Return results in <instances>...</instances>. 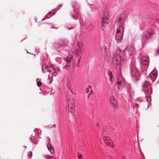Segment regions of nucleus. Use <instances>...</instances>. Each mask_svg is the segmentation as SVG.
Returning a JSON list of instances; mask_svg holds the SVG:
<instances>
[{"label": "nucleus", "instance_id": "obj_1", "mask_svg": "<svg viewBox=\"0 0 159 159\" xmlns=\"http://www.w3.org/2000/svg\"><path fill=\"white\" fill-rule=\"evenodd\" d=\"M125 20V16L123 15L121 16L118 19V20L115 22L114 26H118V27L116 31V39L117 43L121 42L123 36V25H124Z\"/></svg>", "mask_w": 159, "mask_h": 159}, {"label": "nucleus", "instance_id": "obj_2", "mask_svg": "<svg viewBox=\"0 0 159 159\" xmlns=\"http://www.w3.org/2000/svg\"><path fill=\"white\" fill-rule=\"evenodd\" d=\"M54 46L57 50V51L60 53H61L64 54V52L66 51L69 52L70 50L67 42L61 41L58 43H56Z\"/></svg>", "mask_w": 159, "mask_h": 159}, {"label": "nucleus", "instance_id": "obj_3", "mask_svg": "<svg viewBox=\"0 0 159 159\" xmlns=\"http://www.w3.org/2000/svg\"><path fill=\"white\" fill-rule=\"evenodd\" d=\"M120 48L117 49L116 51V54L114 57L113 58L114 63H116L117 68L120 70L121 68L122 63L123 62L122 60L121 57L120 53H121V50Z\"/></svg>", "mask_w": 159, "mask_h": 159}, {"label": "nucleus", "instance_id": "obj_4", "mask_svg": "<svg viewBox=\"0 0 159 159\" xmlns=\"http://www.w3.org/2000/svg\"><path fill=\"white\" fill-rule=\"evenodd\" d=\"M123 52H125V56L126 57H129L132 56L134 54L135 50L133 46L131 45L128 46L127 48L125 49V50H123Z\"/></svg>", "mask_w": 159, "mask_h": 159}, {"label": "nucleus", "instance_id": "obj_5", "mask_svg": "<svg viewBox=\"0 0 159 159\" xmlns=\"http://www.w3.org/2000/svg\"><path fill=\"white\" fill-rule=\"evenodd\" d=\"M143 90L145 91V93L148 96L152 93V89L150 84L148 82L145 81L143 85Z\"/></svg>", "mask_w": 159, "mask_h": 159}, {"label": "nucleus", "instance_id": "obj_6", "mask_svg": "<svg viewBox=\"0 0 159 159\" xmlns=\"http://www.w3.org/2000/svg\"><path fill=\"white\" fill-rule=\"evenodd\" d=\"M68 109L71 113H74L75 110V102L73 97L70 96L69 97L68 104Z\"/></svg>", "mask_w": 159, "mask_h": 159}, {"label": "nucleus", "instance_id": "obj_7", "mask_svg": "<svg viewBox=\"0 0 159 159\" xmlns=\"http://www.w3.org/2000/svg\"><path fill=\"white\" fill-rule=\"evenodd\" d=\"M125 81L123 78L121 74L118 75L117 78L116 83L119 87H122L125 84Z\"/></svg>", "mask_w": 159, "mask_h": 159}, {"label": "nucleus", "instance_id": "obj_8", "mask_svg": "<svg viewBox=\"0 0 159 159\" xmlns=\"http://www.w3.org/2000/svg\"><path fill=\"white\" fill-rule=\"evenodd\" d=\"M109 14L108 12L105 13L104 16L102 18V29H103V27L105 24L108 23L109 21Z\"/></svg>", "mask_w": 159, "mask_h": 159}, {"label": "nucleus", "instance_id": "obj_9", "mask_svg": "<svg viewBox=\"0 0 159 159\" xmlns=\"http://www.w3.org/2000/svg\"><path fill=\"white\" fill-rule=\"evenodd\" d=\"M131 70V75L133 79H137L139 77L140 75L137 69L135 67H132Z\"/></svg>", "mask_w": 159, "mask_h": 159}, {"label": "nucleus", "instance_id": "obj_10", "mask_svg": "<svg viewBox=\"0 0 159 159\" xmlns=\"http://www.w3.org/2000/svg\"><path fill=\"white\" fill-rule=\"evenodd\" d=\"M153 32L151 30H149L144 33L142 39V41H145L148 39L152 34Z\"/></svg>", "mask_w": 159, "mask_h": 159}, {"label": "nucleus", "instance_id": "obj_11", "mask_svg": "<svg viewBox=\"0 0 159 159\" xmlns=\"http://www.w3.org/2000/svg\"><path fill=\"white\" fill-rule=\"evenodd\" d=\"M110 103L111 106L113 108H117L118 107V104L115 97L111 96L110 98Z\"/></svg>", "mask_w": 159, "mask_h": 159}, {"label": "nucleus", "instance_id": "obj_12", "mask_svg": "<svg viewBox=\"0 0 159 159\" xmlns=\"http://www.w3.org/2000/svg\"><path fill=\"white\" fill-rule=\"evenodd\" d=\"M157 76V72L156 70H153L150 74V78L152 82H154Z\"/></svg>", "mask_w": 159, "mask_h": 159}, {"label": "nucleus", "instance_id": "obj_13", "mask_svg": "<svg viewBox=\"0 0 159 159\" xmlns=\"http://www.w3.org/2000/svg\"><path fill=\"white\" fill-rule=\"evenodd\" d=\"M64 60L66 62L67 66L69 68L71 67V63L73 60V57L70 55H69L67 57L64 58Z\"/></svg>", "mask_w": 159, "mask_h": 159}, {"label": "nucleus", "instance_id": "obj_14", "mask_svg": "<svg viewBox=\"0 0 159 159\" xmlns=\"http://www.w3.org/2000/svg\"><path fill=\"white\" fill-rule=\"evenodd\" d=\"M85 29H87L88 31H90L94 27V25L91 24L89 21H86L85 24Z\"/></svg>", "mask_w": 159, "mask_h": 159}, {"label": "nucleus", "instance_id": "obj_15", "mask_svg": "<svg viewBox=\"0 0 159 159\" xmlns=\"http://www.w3.org/2000/svg\"><path fill=\"white\" fill-rule=\"evenodd\" d=\"M145 23L147 24H150L151 25H153L154 22L153 20L151 18H147L145 19L144 21Z\"/></svg>", "mask_w": 159, "mask_h": 159}, {"label": "nucleus", "instance_id": "obj_16", "mask_svg": "<svg viewBox=\"0 0 159 159\" xmlns=\"http://www.w3.org/2000/svg\"><path fill=\"white\" fill-rule=\"evenodd\" d=\"M73 8L74 10V12H76L77 11H79L80 6L79 5L75 3H73Z\"/></svg>", "mask_w": 159, "mask_h": 159}, {"label": "nucleus", "instance_id": "obj_17", "mask_svg": "<svg viewBox=\"0 0 159 159\" xmlns=\"http://www.w3.org/2000/svg\"><path fill=\"white\" fill-rule=\"evenodd\" d=\"M141 61L143 65H146L148 63V58L147 57L144 56L142 58Z\"/></svg>", "mask_w": 159, "mask_h": 159}, {"label": "nucleus", "instance_id": "obj_18", "mask_svg": "<svg viewBox=\"0 0 159 159\" xmlns=\"http://www.w3.org/2000/svg\"><path fill=\"white\" fill-rule=\"evenodd\" d=\"M47 148L50 152L52 154L54 152V149L53 147L51 145L50 143H48L47 145Z\"/></svg>", "mask_w": 159, "mask_h": 159}, {"label": "nucleus", "instance_id": "obj_19", "mask_svg": "<svg viewBox=\"0 0 159 159\" xmlns=\"http://www.w3.org/2000/svg\"><path fill=\"white\" fill-rule=\"evenodd\" d=\"M74 14H72L73 16V17L75 19L78 20L80 17V14L79 11H78L76 12H74Z\"/></svg>", "mask_w": 159, "mask_h": 159}, {"label": "nucleus", "instance_id": "obj_20", "mask_svg": "<svg viewBox=\"0 0 159 159\" xmlns=\"http://www.w3.org/2000/svg\"><path fill=\"white\" fill-rule=\"evenodd\" d=\"M107 48L106 47H104V49L103 50V51H102V52L103 53H105V54L104 55L105 56V57H104V61H106V62H108V61L107 60H109V57H108L106 56V54H107Z\"/></svg>", "mask_w": 159, "mask_h": 159}, {"label": "nucleus", "instance_id": "obj_21", "mask_svg": "<svg viewBox=\"0 0 159 159\" xmlns=\"http://www.w3.org/2000/svg\"><path fill=\"white\" fill-rule=\"evenodd\" d=\"M77 46L78 48V51L82 52L83 51V45L82 43L80 42H78L77 43Z\"/></svg>", "mask_w": 159, "mask_h": 159}, {"label": "nucleus", "instance_id": "obj_22", "mask_svg": "<svg viewBox=\"0 0 159 159\" xmlns=\"http://www.w3.org/2000/svg\"><path fill=\"white\" fill-rule=\"evenodd\" d=\"M103 141H104L106 144L107 146H109V137L108 136H105L103 138Z\"/></svg>", "mask_w": 159, "mask_h": 159}, {"label": "nucleus", "instance_id": "obj_23", "mask_svg": "<svg viewBox=\"0 0 159 159\" xmlns=\"http://www.w3.org/2000/svg\"><path fill=\"white\" fill-rule=\"evenodd\" d=\"M47 67H46V66H45V70H44V66H43L42 67V72L43 73H46L48 71V70H47Z\"/></svg>", "mask_w": 159, "mask_h": 159}, {"label": "nucleus", "instance_id": "obj_24", "mask_svg": "<svg viewBox=\"0 0 159 159\" xmlns=\"http://www.w3.org/2000/svg\"><path fill=\"white\" fill-rule=\"evenodd\" d=\"M128 93L130 94L131 96H133L134 95V92L132 91L130 89H129L128 90Z\"/></svg>", "mask_w": 159, "mask_h": 159}, {"label": "nucleus", "instance_id": "obj_25", "mask_svg": "<svg viewBox=\"0 0 159 159\" xmlns=\"http://www.w3.org/2000/svg\"><path fill=\"white\" fill-rule=\"evenodd\" d=\"M52 13V12H50L48 13L47 15V16L44 17V18L42 20H45L46 18V17H47V18H49L51 16V15H52L51 14Z\"/></svg>", "mask_w": 159, "mask_h": 159}, {"label": "nucleus", "instance_id": "obj_26", "mask_svg": "<svg viewBox=\"0 0 159 159\" xmlns=\"http://www.w3.org/2000/svg\"><path fill=\"white\" fill-rule=\"evenodd\" d=\"M113 75L112 74V73L110 71V81L113 82L114 80V78L113 77Z\"/></svg>", "mask_w": 159, "mask_h": 159}, {"label": "nucleus", "instance_id": "obj_27", "mask_svg": "<svg viewBox=\"0 0 159 159\" xmlns=\"http://www.w3.org/2000/svg\"><path fill=\"white\" fill-rule=\"evenodd\" d=\"M91 89V86L89 85L87 88L86 89V93H88L89 92V89Z\"/></svg>", "mask_w": 159, "mask_h": 159}, {"label": "nucleus", "instance_id": "obj_28", "mask_svg": "<svg viewBox=\"0 0 159 159\" xmlns=\"http://www.w3.org/2000/svg\"><path fill=\"white\" fill-rule=\"evenodd\" d=\"M66 27L68 28V30H70L71 29L74 28L75 26L72 27L70 25H68Z\"/></svg>", "mask_w": 159, "mask_h": 159}, {"label": "nucleus", "instance_id": "obj_29", "mask_svg": "<svg viewBox=\"0 0 159 159\" xmlns=\"http://www.w3.org/2000/svg\"><path fill=\"white\" fill-rule=\"evenodd\" d=\"M146 99L148 102L151 101V99L150 96V97H147V96H146Z\"/></svg>", "mask_w": 159, "mask_h": 159}, {"label": "nucleus", "instance_id": "obj_30", "mask_svg": "<svg viewBox=\"0 0 159 159\" xmlns=\"http://www.w3.org/2000/svg\"><path fill=\"white\" fill-rule=\"evenodd\" d=\"M37 84L38 87H40L41 86L42 83L41 82L39 81L37 83Z\"/></svg>", "mask_w": 159, "mask_h": 159}, {"label": "nucleus", "instance_id": "obj_31", "mask_svg": "<svg viewBox=\"0 0 159 159\" xmlns=\"http://www.w3.org/2000/svg\"><path fill=\"white\" fill-rule=\"evenodd\" d=\"M56 125H53L52 126L51 125H48V127H53L54 128H55L56 127Z\"/></svg>", "mask_w": 159, "mask_h": 159}, {"label": "nucleus", "instance_id": "obj_32", "mask_svg": "<svg viewBox=\"0 0 159 159\" xmlns=\"http://www.w3.org/2000/svg\"><path fill=\"white\" fill-rule=\"evenodd\" d=\"M57 75V74L56 72H55L52 74L53 76H56Z\"/></svg>", "mask_w": 159, "mask_h": 159}, {"label": "nucleus", "instance_id": "obj_33", "mask_svg": "<svg viewBox=\"0 0 159 159\" xmlns=\"http://www.w3.org/2000/svg\"><path fill=\"white\" fill-rule=\"evenodd\" d=\"M78 156V158H79V159H82V155H79Z\"/></svg>", "mask_w": 159, "mask_h": 159}, {"label": "nucleus", "instance_id": "obj_34", "mask_svg": "<svg viewBox=\"0 0 159 159\" xmlns=\"http://www.w3.org/2000/svg\"><path fill=\"white\" fill-rule=\"evenodd\" d=\"M30 152V153L31 155L29 156V154H28V155L29 156V157H30V158H31L32 157V152Z\"/></svg>", "mask_w": 159, "mask_h": 159}, {"label": "nucleus", "instance_id": "obj_35", "mask_svg": "<svg viewBox=\"0 0 159 159\" xmlns=\"http://www.w3.org/2000/svg\"><path fill=\"white\" fill-rule=\"evenodd\" d=\"M93 93V90H90V93H89L91 95Z\"/></svg>", "mask_w": 159, "mask_h": 159}, {"label": "nucleus", "instance_id": "obj_36", "mask_svg": "<svg viewBox=\"0 0 159 159\" xmlns=\"http://www.w3.org/2000/svg\"><path fill=\"white\" fill-rule=\"evenodd\" d=\"M52 11L53 12V14H54V13L56 12V11L55 9H54L52 10Z\"/></svg>", "mask_w": 159, "mask_h": 159}, {"label": "nucleus", "instance_id": "obj_37", "mask_svg": "<svg viewBox=\"0 0 159 159\" xmlns=\"http://www.w3.org/2000/svg\"><path fill=\"white\" fill-rule=\"evenodd\" d=\"M157 23H158L159 24V18L157 20Z\"/></svg>", "mask_w": 159, "mask_h": 159}, {"label": "nucleus", "instance_id": "obj_38", "mask_svg": "<svg viewBox=\"0 0 159 159\" xmlns=\"http://www.w3.org/2000/svg\"><path fill=\"white\" fill-rule=\"evenodd\" d=\"M91 94H90V93H89L88 94V98H89L90 97V96L91 95Z\"/></svg>", "mask_w": 159, "mask_h": 159}, {"label": "nucleus", "instance_id": "obj_39", "mask_svg": "<svg viewBox=\"0 0 159 159\" xmlns=\"http://www.w3.org/2000/svg\"><path fill=\"white\" fill-rule=\"evenodd\" d=\"M108 74L109 76V71H108Z\"/></svg>", "mask_w": 159, "mask_h": 159}, {"label": "nucleus", "instance_id": "obj_40", "mask_svg": "<svg viewBox=\"0 0 159 159\" xmlns=\"http://www.w3.org/2000/svg\"><path fill=\"white\" fill-rule=\"evenodd\" d=\"M70 91L72 93H73V92H72V90L71 89H70Z\"/></svg>", "mask_w": 159, "mask_h": 159}, {"label": "nucleus", "instance_id": "obj_41", "mask_svg": "<svg viewBox=\"0 0 159 159\" xmlns=\"http://www.w3.org/2000/svg\"><path fill=\"white\" fill-rule=\"evenodd\" d=\"M46 158H47V159H50L49 158H48V157L47 156Z\"/></svg>", "mask_w": 159, "mask_h": 159}, {"label": "nucleus", "instance_id": "obj_42", "mask_svg": "<svg viewBox=\"0 0 159 159\" xmlns=\"http://www.w3.org/2000/svg\"><path fill=\"white\" fill-rule=\"evenodd\" d=\"M111 147V148H113L114 147H113V146H112Z\"/></svg>", "mask_w": 159, "mask_h": 159}, {"label": "nucleus", "instance_id": "obj_43", "mask_svg": "<svg viewBox=\"0 0 159 159\" xmlns=\"http://www.w3.org/2000/svg\"><path fill=\"white\" fill-rule=\"evenodd\" d=\"M79 22L80 23V24H81V21L80 20H79Z\"/></svg>", "mask_w": 159, "mask_h": 159}, {"label": "nucleus", "instance_id": "obj_44", "mask_svg": "<svg viewBox=\"0 0 159 159\" xmlns=\"http://www.w3.org/2000/svg\"><path fill=\"white\" fill-rule=\"evenodd\" d=\"M59 5L61 6V7L62 6V5Z\"/></svg>", "mask_w": 159, "mask_h": 159}, {"label": "nucleus", "instance_id": "obj_45", "mask_svg": "<svg viewBox=\"0 0 159 159\" xmlns=\"http://www.w3.org/2000/svg\"><path fill=\"white\" fill-rule=\"evenodd\" d=\"M77 67H79V66L78 64L77 65Z\"/></svg>", "mask_w": 159, "mask_h": 159}, {"label": "nucleus", "instance_id": "obj_46", "mask_svg": "<svg viewBox=\"0 0 159 159\" xmlns=\"http://www.w3.org/2000/svg\"><path fill=\"white\" fill-rule=\"evenodd\" d=\"M25 148H27L26 147V146H25Z\"/></svg>", "mask_w": 159, "mask_h": 159}]
</instances>
